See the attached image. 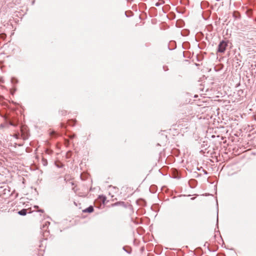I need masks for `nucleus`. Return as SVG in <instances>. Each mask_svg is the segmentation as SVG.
<instances>
[{
    "mask_svg": "<svg viewBox=\"0 0 256 256\" xmlns=\"http://www.w3.org/2000/svg\"><path fill=\"white\" fill-rule=\"evenodd\" d=\"M227 46V42L224 40H222L218 46V52H224Z\"/></svg>",
    "mask_w": 256,
    "mask_h": 256,
    "instance_id": "obj_1",
    "label": "nucleus"
},
{
    "mask_svg": "<svg viewBox=\"0 0 256 256\" xmlns=\"http://www.w3.org/2000/svg\"><path fill=\"white\" fill-rule=\"evenodd\" d=\"M123 206V207H126V205L125 204V203L124 202H116L114 204H112V206Z\"/></svg>",
    "mask_w": 256,
    "mask_h": 256,
    "instance_id": "obj_2",
    "label": "nucleus"
},
{
    "mask_svg": "<svg viewBox=\"0 0 256 256\" xmlns=\"http://www.w3.org/2000/svg\"><path fill=\"white\" fill-rule=\"evenodd\" d=\"M93 211H94V208L92 206H88V208H86L82 210V212H89V213L92 212Z\"/></svg>",
    "mask_w": 256,
    "mask_h": 256,
    "instance_id": "obj_3",
    "label": "nucleus"
},
{
    "mask_svg": "<svg viewBox=\"0 0 256 256\" xmlns=\"http://www.w3.org/2000/svg\"><path fill=\"white\" fill-rule=\"evenodd\" d=\"M27 213V210L26 209H22L18 212V214L20 216H26Z\"/></svg>",
    "mask_w": 256,
    "mask_h": 256,
    "instance_id": "obj_4",
    "label": "nucleus"
},
{
    "mask_svg": "<svg viewBox=\"0 0 256 256\" xmlns=\"http://www.w3.org/2000/svg\"><path fill=\"white\" fill-rule=\"evenodd\" d=\"M160 3H159V2H156V3L155 4V6H160Z\"/></svg>",
    "mask_w": 256,
    "mask_h": 256,
    "instance_id": "obj_5",
    "label": "nucleus"
},
{
    "mask_svg": "<svg viewBox=\"0 0 256 256\" xmlns=\"http://www.w3.org/2000/svg\"><path fill=\"white\" fill-rule=\"evenodd\" d=\"M204 173L205 174H208V172H206V170H204Z\"/></svg>",
    "mask_w": 256,
    "mask_h": 256,
    "instance_id": "obj_6",
    "label": "nucleus"
},
{
    "mask_svg": "<svg viewBox=\"0 0 256 256\" xmlns=\"http://www.w3.org/2000/svg\"><path fill=\"white\" fill-rule=\"evenodd\" d=\"M54 134V132H52L50 133V134Z\"/></svg>",
    "mask_w": 256,
    "mask_h": 256,
    "instance_id": "obj_7",
    "label": "nucleus"
},
{
    "mask_svg": "<svg viewBox=\"0 0 256 256\" xmlns=\"http://www.w3.org/2000/svg\"><path fill=\"white\" fill-rule=\"evenodd\" d=\"M39 211L40 212H43L42 210H40Z\"/></svg>",
    "mask_w": 256,
    "mask_h": 256,
    "instance_id": "obj_8",
    "label": "nucleus"
}]
</instances>
